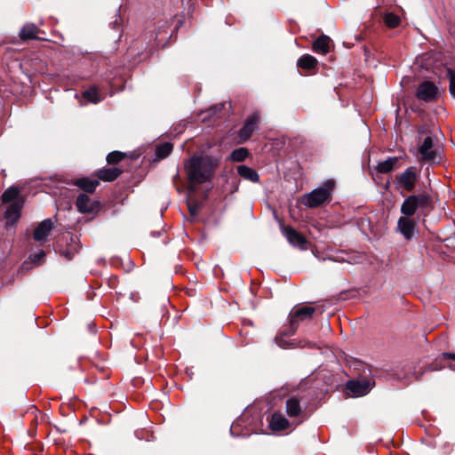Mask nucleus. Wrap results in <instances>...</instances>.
I'll return each instance as SVG.
<instances>
[{
    "mask_svg": "<svg viewBox=\"0 0 455 455\" xmlns=\"http://www.w3.org/2000/svg\"><path fill=\"white\" fill-rule=\"evenodd\" d=\"M315 311V307L311 306L294 307L289 315L291 333H295L300 322L311 319Z\"/></svg>",
    "mask_w": 455,
    "mask_h": 455,
    "instance_id": "0eeeda50",
    "label": "nucleus"
},
{
    "mask_svg": "<svg viewBox=\"0 0 455 455\" xmlns=\"http://www.w3.org/2000/svg\"><path fill=\"white\" fill-rule=\"evenodd\" d=\"M125 155L120 151H113L107 156V162L109 164H115L121 162Z\"/></svg>",
    "mask_w": 455,
    "mask_h": 455,
    "instance_id": "c756f323",
    "label": "nucleus"
},
{
    "mask_svg": "<svg viewBox=\"0 0 455 455\" xmlns=\"http://www.w3.org/2000/svg\"><path fill=\"white\" fill-rule=\"evenodd\" d=\"M442 147L437 134L430 132L419 145L421 158L429 164H438L441 161Z\"/></svg>",
    "mask_w": 455,
    "mask_h": 455,
    "instance_id": "20e7f679",
    "label": "nucleus"
},
{
    "mask_svg": "<svg viewBox=\"0 0 455 455\" xmlns=\"http://www.w3.org/2000/svg\"><path fill=\"white\" fill-rule=\"evenodd\" d=\"M432 209V197L427 193H421L407 196L401 205V213L406 217L426 215Z\"/></svg>",
    "mask_w": 455,
    "mask_h": 455,
    "instance_id": "f03ea898",
    "label": "nucleus"
},
{
    "mask_svg": "<svg viewBox=\"0 0 455 455\" xmlns=\"http://www.w3.org/2000/svg\"><path fill=\"white\" fill-rule=\"evenodd\" d=\"M237 172L243 179L252 182H257L259 180L258 173L247 165H239L237 167Z\"/></svg>",
    "mask_w": 455,
    "mask_h": 455,
    "instance_id": "6ab92c4d",
    "label": "nucleus"
},
{
    "mask_svg": "<svg viewBox=\"0 0 455 455\" xmlns=\"http://www.w3.org/2000/svg\"><path fill=\"white\" fill-rule=\"evenodd\" d=\"M220 160L207 155H194L186 160L184 169L188 181L192 185L209 181L214 174Z\"/></svg>",
    "mask_w": 455,
    "mask_h": 455,
    "instance_id": "f257e3e1",
    "label": "nucleus"
},
{
    "mask_svg": "<svg viewBox=\"0 0 455 455\" xmlns=\"http://www.w3.org/2000/svg\"><path fill=\"white\" fill-rule=\"evenodd\" d=\"M190 212H191L192 214H195V213H196V210H195V209L190 208Z\"/></svg>",
    "mask_w": 455,
    "mask_h": 455,
    "instance_id": "f704fd0d",
    "label": "nucleus"
},
{
    "mask_svg": "<svg viewBox=\"0 0 455 455\" xmlns=\"http://www.w3.org/2000/svg\"><path fill=\"white\" fill-rule=\"evenodd\" d=\"M76 205L77 210L82 213H90L94 210L93 203L85 194H80L76 199Z\"/></svg>",
    "mask_w": 455,
    "mask_h": 455,
    "instance_id": "2eb2a0df",
    "label": "nucleus"
},
{
    "mask_svg": "<svg viewBox=\"0 0 455 455\" xmlns=\"http://www.w3.org/2000/svg\"><path fill=\"white\" fill-rule=\"evenodd\" d=\"M307 404L304 393L293 395L286 400V413L291 419H297V423L299 424L307 417L305 411Z\"/></svg>",
    "mask_w": 455,
    "mask_h": 455,
    "instance_id": "39448f33",
    "label": "nucleus"
},
{
    "mask_svg": "<svg viewBox=\"0 0 455 455\" xmlns=\"http://www.w3.org/2000/svg\"><path fill=\"white\" fill-rule=\"evenodd\" d=\"M450 92L455 98V73H450Z\"/></svg>",
    "mask_w": 455,
    "mask_h": 455,
    "instance_id": "7c9ffc66",
    "label": "nucleus"
},
{
    "mask_svg": "<svg viewBox=\"0 0 455 455\" xmlns=\"http://www.w3.org/2000/svg\"><path fill=\"white\" fill-rule=\"evenodd\" d=\"M335 188V182L332 180H327L323 184L312 190L311 192L302 196L300 202L308 208H317L329 203L331 200Z\"/></svg>",
    "mask_w": 455,
    "mask_h": 455,
    "instance_id": "7ed1b4c3",
    "label": "nucleus"
},
{
    "mask_svg": "<svg viewBox=\"0 0 455 455\" xmlns=\"http://www.w3.org/2000/svg\"><path fill=\"white\" fill-rule=\"evenodd\" d=\"M372 387L373 383L370 379L350 380L347 384V389L355 397L368 394Z\"/></svg>",
    "mask_w": 455,
    "mask_h": 455,
    "instance_id": "9d476101",
    "label": "nucleus"
},
{
    "mask_svg": "<svg viewBox=\"0 0 455 455\" xmlns=\"http://www.w3.org/2000/svg\"><path fill=\"white\" fill-rule=\"evenodd\" d=\"M419 178V172L417 167L410 166L396 177L395 181L396 188L411 192L416 188Z\"/></svg>",
    "mask_w": 455,
    "mask_h": 455,
    "instance_id": "423d86ee",
    "label": "nucleus"
},
{
    "mask_svg": "<svg viewBox=\"0 0 455 455\" xmlns=\"http://www.w3.org/2000/svg\"><path fill=\"white\" fill-rule=\"evenodd\" d=\"M416 222L410 217L402 216L397 222V228L406 240L411 239L414 234Z\"/></svg>",
    "mask_w": 455,
    "mask_h": 455,
    "instance_id": "ddd939ff",
    "label": "nucleus"
},
{
    "mask_svg": "<svg viewBox=\"0 0 455 455\" xmlns=\"http://www.w3.org/2000/svg\"><path fill=\"white\" fill-rule=\"evenodd\" d=\"M20 195V190L15 187H10L7 188L1 196L3 204H9L16 202Z\"/></svg>",
    "mask_w": 455,
    "mask_h": 455,
    "instance_id": "b1692460",
    "label": "nucleus"
},
{
    "mask_svg": "<svg viewBox=\"0 0 455 455\" xmlns=\"http://www.w3.org/2000/svg\"><path fill=\"white\" fill-rule=\"evenodd\" d=\"M172 151V145L171 143H164L156 148V154L158 158H165Z\"/></svg>",
    "mask_w": 455,
    "mask_h": 455,
    "instance_id": "a878e982",
    "label": "nucleus"
},
{
    "mask_svg": "<svg viewBox=\"0 0 455 455\" xmlns=\"http://www.w3.org/2000/svg\"><path fill=\"white\" fill-rule=\"evenodd\" d=\"M292 334L293 333H291V328H290L289 331L282 332V333H279L278 335H276L275 338V342L280 347L286 348L289 346V342L284 339V337H288V336H291Z\"/></svg>",
    "mask_w": 455,
    "mask_h": 455,
    "instance_id": "c85d7f7f",
    "label": "nucleus"
},
{
    "mask_svg": "<svg viewBox=\"0 0 455 455\" xmlns=\"http://www.w3.org/2000/svg\"><path fill=\"white\" fill-rule=\"evenodd\" d=\"M330 38L326 36H319L313 44V50L315 52L325 54L329 52Z\"/></svg>",
    "mask_w": 455,
    "mask_h": 455,
    "instance_id": "412c9836",
    "label": "nucleus"
},
{
    "mask_svg": "<svg viewBox=\"0 0 455 455\" xmlns=\"http://www.w3.org/2000/svg\"><path fill=\"white\" fill-rule=\"evenodd\" d=\"M22 205V202L16 201L6 207L4 218L6 220L7 226H12L18 221L20 217Z\"/></svg>",
    "mask_w": 455,
    "mask_h": 455,
    "instance_id": "f8f14e48",
    "label": "nucleus"
},
{
    "mask_svg": "<svg viewBox=\"0 0 455 455\" xmlns=\"http://www.w3.org/2000/svg\"><path fill=\"white\" fill-rule=\"evenodd\" d=\"M121 174V171L118 168H103L97 172V176L100 180L104 181H113Z\"/></svg>",
    "mask_w": 455,
    "mask_h": 455,
    "instance_id": "a211bd4d",
    "label": "nucleus"
},
{
    "mask_svg": "<svg viewBox=\"0 0 455 455\" xmlns=\"http://www.w3.org/2000/svg\"><path fill=\"white\" fill-rule=\"evenodd\" d=\"M52 228L53 223L51 219L43 220L34 231V239L38 242L44 241Z\"/></svg>",
    "mask_w": 455,
    "mask_h": 455,
    "instance_id": "4468645a",
    "label": "nucleus"
},
{
    "mask_svg": "<svg viewBox=\"0 0 455 455\" xmlns=\"http://www.w3.org/2000/svg\"><path fill=\"white\" fill-rule=\"evenodd\" d=\"M281 229L283 235L292 246L298 247L300 250L307 249V239L303 235L290 226H283Z\"/></svg>",
    "mask_w": 455,
    "mask_h": 455,
    "instance_id": "6e6552de",
    "label": "nucleus"
},
{
    "mask_svg": "<svg viewBox=\"0 0 455 455\" xmlns=\"http://www.w3.org/2000/svg\"><path fill=\"white\" fill-rule=\"evenodd\" d=\"M451 449H448V450H446L444 452H445V453H450V452H451Z\"/></svg>",
    "mask_w": 455,
    "mask_h": 455,
    "instance_id": "c9c22d12",
    "label": "nucleus"
},
{
    "mask_svg": "<svg viewBox=\"0 0 455 455\" xmlns=\"http://www.w3.org/2000/svg\"><path fill=\"white\" fill-rule=\"evenodd\" d=\"M316 59L309 54L301 56L297 62L298 67L305 70L314 69L316 67Z\"/></svg>",
    "mask_w": 455,
    "mask_h": 455,
    "instance_id": "aec40b11",
    "label": "nucleus"
},
{
    "mask_svg": "<svg viewBox=\"0 0 455 455\" xmlns=\"http://www.w3.org/2000/svg\"><path fill=\"white\" fill-rule=\"evenodd\" d=\"M398 163V157H388L387 160L379 162L376 167L378 172L387 173L391 172Z\"/></svg>",
    "mask_w": 455,
    "mask_h": 455,
    "instance_id": "4be33fe9",
    "label": "nucleus"
},
{
    "mask_svg": "<svg viewBox=\"0 0 455 455\" xmlns=\"http://www.w3.org/2000/svg\"><path fill=\"white\" fill-rule=\"evenodd\" d=\"M84 98L91 102V103H98L101 100L100 97L99 96V92L96 88L92 87L88 90H86L84 93Z\"/></svg>",
    "mask_w": 455,
    "mask_h": 455,
    "instance_id": "393cba45",
    "label": "nucleus"
},
{
    "mask_svg": "<svg viewBox=\"0 0 455 455\" xmlns=\"http://www.w3.org/2000/svg\"><path fill=\"white\" fill-rule=\"evenodd\" d=\"M443 356L447 359H452L455 361V353H444Z\"/></svg>",
    "mask_w": 455,
    "mask_h": 455,
    "instance_id": "473e14b6",
    "label": "nucleus"
},
{
    "mask_svg": "<svg viewBox=\"0 0 455 455\" xmlns=\"http://www.w3.org/2000/svg\"><path fill=\"white\" fill-rule=\"evenodd\" d=\"M259 122V113H252L246 119L238 132V136L242 142L248 140L252 133L254 132L257 125Z\"/></svg>",
    "mask_w": 455,
    "mask_h": 455,
    "instance_id": "1a4fd4ad",
    "label": "nucleus"
},
{
    "mask_svg": "<svg viewBox=\"0 0 455 455\" xmlns=\"http://www.w3.org/2000/svg\"><path fill=\"white\" fill-rule=\"evenodd\" d=\"M99 184L100 182L98 180H92L89 178H80L75 181L76 186L87 193H93Z\"/></svg>",
    "mask_w": 455,
    "mask_h": 455,
    "instance_id": "f3484780",
    "label": "nucleus"
},
{
    "mask_svg": "<svg viewBox=\"0 0 455 455\" xmlns=\"http://www.w3.org/2000/svg\"><path fill=\"white\" fill-rule=\"evenodd\" d=\"M38 28L34 24H26L20 30V36L23 40L34 39L37 36Z\"/></svg>",
    "mask_w": 455,
    "mask_h": 455,
    "instance_id": "5701e85b",
    "label": "nucleus"
},
{
    "mask_svg": "<svg viewBox=\"0 0 455 455\" xmlns=\"http://www.w3.org/2000/svg\"><path fill=\"white\" fill-rule=\"evenodd\" d=\"M44 256V252L43 251H41L39 253L36 254L34 256V261L35 262H39V260Z\"/></svg>",
    "mask_w": 455,
    "mask_h": 455,
    "instance_id": "2f4dec72",
    "label": "nucleus"
},
{
    "mask_svg": "<svg viewBox=\"0 0 455 455\" xmlns=\"http://www.w3.org/2000/svg\"><path fill=\"white\" fill-rule=\"evenodd\" d=\"M450 368L455 371V364H450Z\"/></svg>",
    "mask_w": 455,
    "mask_h": 455,
    "instance_id": "72a5a7b5",
    "label": "nucleus"
},
{
    "mask_svg": "<svg viewBox=\"0 0 455 455\" xmlns=\"http://www.w3.org/2000/svg\"><path fill=\"white\" fill-rule=\"evenodd\" d=\"M438 95V89L434 83L426 81L421 83L416 92V96L419 100L424 101H431L435 100Z\"/></svg>",
    "mask_w": 455,
    "mask_h": 455,
    "instance_id": "9b49d317",
    "label": "nucleus"
},
{
    "mask_svg": "<svg viewBox=\"0 0 455 455\" xmlns=\"http://www.w3.org/2000/svg\"><path fill=\"white\" fill-rule=\"evenodd\" d=\"M248 156V150L244 148L235 149L231 154V158L235 162H242Z\"/></svg>",
    "mask_w": 455,
    "mask_h": 455,
    "instance_id": "cd10ccee",
    "label": "nucleus"
},
{
    "mask_svg": "<svg viewBox=\"0 0 455 455\" xmlns=\"http://www.w3.org/2000/svg\"><path fill=\"white\" fill-rule=\"evenodd\" d=\"M400 17L392 12H387L384 16V22L389 28H396L400 24Z\"/></svg>",
    "mask_w": 455,
    "mask_h": 455,
    "instance_id": "bb28decb",
    "label": "nucleus"
},
{
    "mask_svg": "<svg viewBox=\"0 0 455 455\" xmlns=\"http://www.w3.org/2000/svg\"><path fill=\"white\" fill-rule=\"evenodd\" d=\"M289 421L281 413L275 412L270 420V427L275 431H281L288 428Z\"/></svg>",
    "mask_w": 455,
    "mask_h": 455,
    "instance_id": "dca6fc26",
    "label": "nucleus"
}]
</instances>
